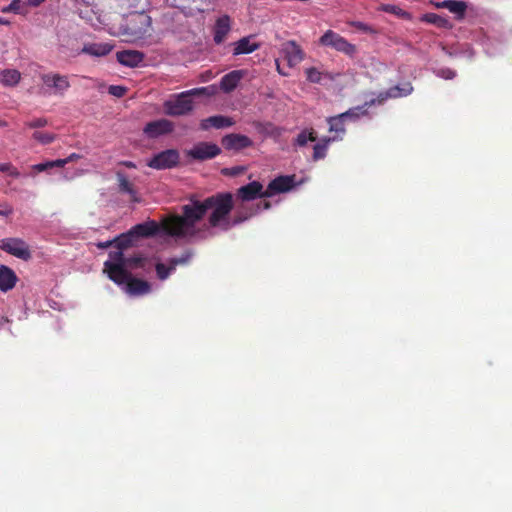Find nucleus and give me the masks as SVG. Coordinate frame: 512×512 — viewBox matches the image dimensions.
<instances>
[{
	"instance_id": "obj_44",
	"label": "nucleus",
	"mask_w": 512,
	"mask_h": 512,
	"mask_svg": "<svg viewBox=\"0 0 512 512\" xmlns=\"http://www.w3.org/2000/svg\"><path fill=\"white\" fill-rule=\"evenodd\" d=\"M20 0H13L7 7L2 9V12H17L19 9Z\"/></svg>"
},
{
	"instance_id": "obj_2",
	"label": "nucleus",
	"mask_w": 512,
	"mask_h": 512,
	"mask_svg": "<svg viewBox=\"0 0 512 512\" xmlns=\"http://www.w3.org/2000/svg\"><path fill=\"white\" fill-rule=\"evenodd\" d=\"M147 258L141 254L125 256L122 251H110L109 259L104 262L103 272L117 285H122L131 275V270L144 268Z\"/></svg>"
},
{
	"instance_id": "obj_8",
	"label": "nucleus",
	"mask_w": 512,
	"mask_h": 512,
	"mask_svg": "<svg viewBox=\"0 0 512 512\" xmlns=\"http://www.w3.org/2000/svg\"><path fill=\"white\" fill-rule=\"evenodd\" d=\"M40 78L51 94L62 96L70 88V82L66 75L50 72L42 74Z\"/></svg>"
},
{
	"instance_id": "obj_7",
	"label": "nucleus",
	"mask_w": 512,
	"mask_h": 512,
	"mask_svg": "<svg viewBox=\"0 0 512 512\" xmlns=\"http://www.w3.org/2000/svg\"><path fill=\"white\" fill-rule=\"evenodd\" d=\"M221 149L217 144L210 142H199L186 151L188 157L197 161L210 160L217 157Z\"/></svg>"
},
{
	"instance_id": "obj_41",
	"label": "nucleus",
	"mask_w": 512,
	"mask_h": 512,
	"mask_svg": "<svg viewBox=\"0 0 512 512\" xmlns=\"http://www.w3.org/2000/svg\"><path fill=\"white\" fill-rule=\"evenodd\" d=\"M185 94H187V96L189 98H191V96H200V95L209 96L212 94V92L210 91V87H200V88H194V89L185 91Z\"/></svg>"
},
{
	"instance_id": "obj_46",
	"label": "nucleus",
	"mask_w": 512,
	"mask_h": 512,
	"mask_svg": "<svg viewBox=\"0 0 512 512\" xmlns=\"http://www.w3.org/2000/svg\"><path fill=\"white\" fill-rule=\"evenodd\" d=\"M351 25L353 27L361 30V31H368V30H370L369 26L367 24L363 23V22L357 21V22H353Z\"/></svg>"
},
{
	"instance_id": "obj_55",
	"label": "nucleus",
	"mask_w": 512,
	"mask_h": 512,
	"mask_svg": "<svg viewBox=\"0 0 512 512\" xmlns=\"http://www.w3.org/2000/svg\"><path fill=\"white\" fill-rule=\"evenodd\" d=\"M75 2L89 5L92 2V0H75Z\"/></svg>"
},
{
	"instance_id": "obj_30",
	"label": "nucleus",
	"mask_w": 512,
	"mask_h": 512,
	"mask_svg": "<svg viewBox=\"0 0 512 512\" xmlns=\"http://www.w3.org/2000/svg\"><path fill=\"white\" fill-rule=\"evenodd\" d=\"M259 48V44L251 42L249 37L240 39L234 48V55L249 54L256 51Z\"/></svg>"
},
{
	"instance_id": "obj_20",
	"label": "nucleus",
	"mask_w": 512,
	"mask_h": 512,
	"mask_svg": "<svg viewBox=\"0 0 512 512\" xmlns=\"http://www.w3.org/2000/svg\"><path fill=\"white\" fill-rule=\"evenodd\" d=\"M433 5L438 9L449 10L451 13L455 14L457 20H462L467 10L466 2L458 0H444L434 2Z\"/></svg>"
},
{
	"instance_id": "obj_52",
	"label": "nucleus",
	"mask_w": 512,
	"mask_h": 512,
	"mask_svg": "<svg viewBox=\"0 0 512 512\" xmlns=\"http://www.w3.org/2000/svg\"><path fill=\"white\" fill-rule=\"evenodd\" d=\"M275 64H276V69H277V71H278V73H279V74H281V75H283V76H287V75H288V73H287V72H285V71H283V70H282V67L280 66V63H279V61H278V60H276V61H275Z\"/></svg>"
},
{
	"instance_id": "obj_15",
	"label": "nucleus",
	"mask_w": 512,
	"mask_h": 512,
	"mask_svg": "<svg viewBox=\"0 0 512 512\" xmlns=\"http://www.w3.org/2000/svg\"><path fill=\"white\" fill-rule=\"evenodd\" d=\"M236 196L242 201H252L257 198H265L263 186L258 181H252L237 190Z\"/></svg>"
},
{
	"instance_id": "obj_51",
	"label": "nucleus",
	"mask_w": 512,
	"mask_h": 512,
	"mask_svg": "<svg viewBox=\"0 0 512 512\" xmlns=\"http://www.w3.org/2000/svg\"><path fill=\"white\" fill-rule=\"evenodd\" d=\"M45 0H27L28 4L33 7L39 6L41 3H43Z\"/></svg>"
},
{
	"instance_id": "obj_39",
	"label": "nucleus",
	"mask_w": 512,
	"mask_h": 512,
	"mask_svg": "<svg viewBox=\"0 0 512 512\" xmlns=\"http://www.w3.org/2000/svg\"><path fill=\"white\" fill-rule=\"evenodd\" d=\"M435 74H436V76L446 79V80H451L456 77V71H454L453 69L448 68V67L440 68V69L436 70Z\"/></svg>"
},
{
	"instance_id": "obj_50",
	"label": "nucleus",
	"mask_w": 512,
	"mask_h": 512,
	"mask_svg": "<svg viewBox=\"0 0 512 512\" xmlns=\"http://www.w3.org/2000/svg\"><path fill=\"white\" fill-rule=\"evenodd\" d=\"M81 156L79 154H76V153H72L70 154L66 160H67V163H70V162H74V161H77L78 159H80Z\"/></svg>"
},
{
	"instance_id": "obj_40",
	"label": "nucleus",
	"mask_w": 512,
	"mask_h": 512,
	"mask_svg": "<svg viewBox=\"0 0 512 512\" xmlns=\"http://www.w3.org/2000/svg\"><path fill=\"white\" fill-rule=\"evenodd\" d=\"M307 80L312 83H319L321 81V72L315 67L306 69Z\"/></svg>"
},
{
	"instance_id": "obj_10",
	"label": "nucleus",
	"mask_w": 512,
	"mask_h": 512,
	"mask_svg": "<svg viewBox=\"0 0 512 512\" xmlns=\"http://www.w3.org/2000/svg\"><path fill=\"white\" fill-rule=\"evenodd\" d=\"M280 51L290 68L300 64L305 58V52L294 40L284 42Z\"/></svg>"
},
{
	"instance_id": "obj_9",
	"label": "nucleus",
	"mask_w": 512,
	"mask_h": 512,
	"mask_svg": "<svg viewBox=\"0 0 512 512\" xmlns=\"http://www.w3.org/2000/svg\"><path fill=\"white\" fill-rule=\"evenodd\" d=\"M0 248L10 255H13L22 260H29L31 252L28 245L19 238H5L1 241Z\"/></svg>"
},
{
	"instance_id": "obj_47",
	"label": "nucleus",
	"mask_w": 512,
	"mask_h": 512,
	"mask_svg": "<svg viewBox=\"0 0 512 512\" xmlns=\"http://www.w3.org/2000/svg\"><path fill=\"white\" fill-rule=\"evenodd\" d=\"M51 163L53 164V168L57 167V168H62L64 167L67 163V160L66 158L65 159H57V160H53L51 161Z\"/></svg>"
},
{
	"instance_id": "obj_16",
	"label": "nucleus",
	"mask_w": 512,
	"mask_h": 512,
	"mask_svg": "<svg viewBox=\"0 0 512 512\" xmlns=\"http://www.w3.org/2000/svg\"><path fill=\"white\" fill-rule=\"evenodd\" d=\"M116 178L118 181L119 193L127 194L131 202H140V197L138 196L137 189L135 188L134 184L128 179L126 174L122 171H117Z\"/></svg>"
},
{
	"instance_id": "obj_1",
	"label": "nucleus",
	"mask_w": 512,
	"mask_h": 512,
	"mask_svg": "<svg viewBox=\"0 0 512 512\" xmlns=\"http://www.w3.org/2000/svg\"><path fill=\"white\" fill-rule=\"evenodd\" d=\"M233 209V196L229 192L216 193L203 201L191 199L190 204L182 206L181 215H171L163 223L164 231L172 237L186 239H205L206 230L197 229L196 224L203 219L208 210L210 227L229 229L228 216Z\"/></svg>"
},
{
	"instance_id": "obj_54",
	"label": "nucleus",
	"mask_w": 512,
	"mask_h": 512,
	"mask_svg": "<svg viewBox=\"0 0 512 512\" xmlns=\"http://www.w3.org/2000/svg\"><path fill=\"white\" fill-rule=\"evenodd\" d=\"M175 1H176V0H173V2H171V5H173V6L177 7V8H179V9H181L182 11H184V10L187 8V6H186V5H184V4H182V3H181V4H176V3H175Z\"/></svg>"
},
{
	"instance_id": "obj_32",
	"label": "nucleus",
	"mask_w": 512,
	"mask_h": 512,
	"mask_svg": "<svg viewBox=\"0 0 512 512\" xmlns=\"http://www.w3.org/2000/svg\"><path fill=\"white\" fill-rule=\"evenodd\" d=\"M135 237L133 234H130V230L126 233H123L116 238L113 239L114 245L117 247V251H122L127 249L133 244Z\"/></svg>"
},
{
	"instance_id": "obj_13",
	"label": "nucleus",
	"mask_w": 512,
	"mask_h": 512,
	"mask_svg": "<svg viewBox=\"0 0 512 512\" xmlns=\"http://www.w3.org/2000/svg\"><path fill=\"white\" fill-rule=\"evenodd\" d=\"M167 218L168 217L163 219L161 224L157 223L155 220H149L137 224L130 229V234H133L135 239L152 237L158 234L160 230H162L166 235H168L163 229V223Z\"/></svg>"
},
{
	"instance_id": "obj_23",
	"label": "nucleus",
	"mask_w": 512,
	"mask_h": 512,
	"mask_svg": "<svg viewBox=\"0 0 512 512\" xmlns=\"http://www.w3.org/2000/svg\"><path fill=\"white\" fill-rule=\"evenodd\" d=\"M231 28V20L228 15H224L217 19L214 27V41L220 44L224 41Z\"/></svg>"
},
{
	"instance_id": "obj_36",
	"label": "nucleus",
	"mask_w": 512,
	"mask_h": 512,
	"mask_svg": "<svg viewBox=\"0 0 512 512\" xmlns=\"http://www.w3.org/2000/svg\"><path fill=\"white\" fill-rule=\"evenodd\" d=\"M0 172L7 173L13 178H18L20 176L18 169L10 162L0 163Z\"/></svg>"
},
{
	"instance_id": "obj_28",
	"label": "nucleus",
	"mask_w": 512,
	"mask_h": 512,
	"mask_svg": "<svg viewBox=\"0 0 512 512\" xmlns=\"http://www.w3.org/2000/svg\"><path fill=\"white\" fill-rule=\"evenodd\" d=\"M421 20L423 22L433 24L438 28H444V29L452 28V24L447 18L440 16L436 13H426L422 16Z\"/></svg>"
},
{
	"instance_id": "obj_24",
	"label": "nucleus",
	"mask_w": 512,
	"mask_h": 512,
	"mask_svg": "<svg viewBox=\"0 0 512 512\" xmlns=\"http://www.w3.org/2000/svg\"><path fill=\"white\" fill-rule=\"evenodd\" d=\"M114 48V45L108 42L105 43H88L82 48V53L94 56L103 57L108 55Z\"/></svg>"
},
{
	"instance_id": "obj_43",
	"label": "nucleus",
	"mask_w": 512,
	"mask_h": 512,
	"mask_svg": "<svg viewBox=\"0 0 512 512\" xmlns=\"http://www.w3.org/2000/svg\"><path fill=\"white\" fill-rule=\"evenodd\" d=\"M52 168L53 164L51 163V161L35 164L32 166V169L35 170L36 172H44Z\"/></svg>"
},
{
	"instance_id": "obj_6",
	"label": "nucleus",
	"mask_w": 512,
	"mask_h": 512,
	"mask_svg": "<svg viewBox=\"0 0 512 512\" xmlns=\"http://www.w3.org/2000/svg\"><path fill=\"white\" fill-rule=\"evenodd\" d=\"M320 43L324 46H330L335 50L346 55L353 56L356 52V46L348 42L338 33L328 30L320 38Z\"/></svg>"
},
{
	"instance_id": "obj_37",
	"label": "nucleus",
	"mask_w": 512,
	"mask_h": 512,
	"mask_svg": "<svg viewBox=\"0 0 512 512\" xmlns=\"http://www.w3.org/2000/svg\"><path fill=\"white\" fill-rule=\"evenodd\" d=\"M380 10L397 16H406L408 13L396 5L382 4Z\"/></svg>"
},
{
	"instance_id": "obj_14",
	"label": "nucleus",
	"mask_w": 512,
	"mask_h": 512,
	"mask_svg": "<svg viewBox=\"0 0 512 512\" xmlns=\"http://www.w3.org/2000/svg\"><path fill=\"white\" fill-rule=\"evenodd\" d=\"M294 185V176H278L273 179L264 190V197H271L277 193L289 191Z\"/></svg>"
},
{
	"instance_id": "obj_5",
	"label": "nucleus",
	"mask_w": 512,
	"mask_h": 512,
	"mask_svg": "<svg viewBox=\"0 0 512 512\" xmlns=\"http://www.w3.org/2000/svg\"><path fill=\"white\" fill-rule=\"evenodd\" d=\"M180 153L177 149L161 151L148 160L147 166L156 170L172 169L179 165Z\"/></svg>"
},
{
	"instance_id": "obj_49",
	"label": "nucleus",
	"mask_w": 512,
	"mask_h": 512,
	"mask_svg": "<svg viewBox=\"0 0 512 512\" xmlns=\"http://www.w3.org/2000/svg\"><path fill=\"white\" fill-rule=\"evenodd\" d=\"M114 245V241L113 240H108V241H105V242H99L97 243V247L99 249H106L110 246Z\"/></svg>"
},
{
	"instance_id": "obj_17",
	"label": "nucleus",
	"mask_w": 512,
	"mask_h": 512,
	"mask_svg": "<svg viewBox=\"0 0 512 512\" xmlns=\"http://www.w3.org/2000/svg\"><path fill=\"white\" fill-rule=\"evenodd\" d=\"M122 285H125V290L128 294L134 296L145 295L151 290L149 282L134 278L132 275L127 276V280Z\"/></svg>"
},
{
	"instance_id": "obj_35",
	"label": "nucleus",
	"mask_w": 512,
	"mask_h": 512,
	"mask_svg": "<svg viewBox=\"0 0 512 512\" xmlns=\"http://www.w3.org/2000/svg\"><path fill=\"white\" fill-rule=\"evenodd\" d=\"M156 274L158 279L160 280H166L172 272H174L173 269H171V264L168 261V265L164 263H157L155 266Z\"/></svg>"
},
{
	"instance_id": "obj_11",
	"label": "nucleus",
	"mask_w": 512,
	"mask_h": 512,
	"mask_svg": "<svg viewBox=\"0 0 512 512\" xmlns=\"http://www.w3.org/2000/svg\"><path fill=\"white\" fill-rule=\"evenodd\" d=\"M221 144L225 150L239 152L253 146V141L246 135L231 133L222 137Z\"/></svg>"
},
{
	"instance_id": "obj_19",
	"label": "nucleus",
	"mask_w": 512,
	"mask_h": 512,
	"mask_svg": "<svg viewBox=\"0 0 512 512\" xmlns=\"http://www.w3.org/2000/svg\"><path fill=\"white\" fill-rule=\"evenodd\" d=\"M271 207V203L269 201H261L257 205L252 207H242L234 216L232 224L237 225L246 220H248L253 215L257 214L260 210H267Z\"/></svg>"
},
{
	"instance_id": "obj_33",
	"label": "nucleus",
	"mask_w": 512,
	"mask_h": 512,
	"mask_svg": "<svg viewBox=\"0 0 512 512\" xmlns=\"http://www.w3.org/2000/svg\"><path fill=\"white\" fill-rule=\"evenodd\" d=\"M32 138L42 145H47L55 141L56 134L47 131H34Z\"/></svg>"
},
{
	"instance_id": "obj_22",
	"label": "nucleus",
	"mask_w": 512,
	"mask_h": 512,
	"mask_svg": "<svg viewBox=\"0 0 512 512\" xmlns=\"http://www.w3.org/2000/svg\"><path fill=\"white\" fill-rule=\"evenodd\" d=\"M244 72L242 70H234L225 74L220 81V89L225 93L232 92L243 78Z\"/></svg>"
},
{
	"instance_id": "obj_42",
	"label": "nucleus",
	"mask_w": 512,
	"mask_h": 512,
	"mask_svg": "<svg viewBox=\"0 0 512 512\" xmlns=\"http://www.w3.org/2000/svg\"><path fill=\"white\" fill-rule=\"evenodd\" d=\"M108 92L113 96L123 97L126 94L127 89L124 86L111 85L108 89Z\"/></svg>"
},
{
	"instance_id": "obj_56",
	"label": "nucleus",
	"mask_w": 512,
	"mask_h": 512,
	"mask_svg": "<svg viewBox=\"0 0 512 512\" xmlns=\"http://www.w3.org/2000/svg\"><path fill=\"white\" fill-rule=\"evenodd\" d=\"M11 213V210L3 211L0 210V216H8Z\"/></svg>"
},
{
	"instance_id": "obj_45",
	"label": "nucleus",
	"mask_w": 512,
	"mask_h": 512,
	"mask_svg": "<svg viewBox=\"0 0 512 512\" xmlns=\"http://www.w3.org/2000/svg\"><path fill=\"white\" fill-rule=\"evenodd\" d=\"M242 171H243L242 167H233L231 169H224L225 174H229V175H233V176L238 175Z\"/></svg>"
},
{
	"instance_id": "obj_57",
	"label": "nucleus",
	"mask_w": 512,
	"mask_h": 512,
	"mask_svg": "<svg viewBox=\"0 0 512 512\" xmlns=\"http://www.w3.org/2000/svg\"><path fill=\"white\" fill-rule=\"evenodd\" d=\"M0 126L1 127H6L7 126V122L4 121V120H0Z\"/></svg>"
},
{
	"instance_id": "obj_38",
	"label": "nucleus",
	"mask_w": 512,
	"mask_h": 512,
	"mask_svg": "<svg viewBox=\"0 0 512 512\" xmlns=\"http://www.w3.org/2000/svg\"><path fill=\"white\" fill-rule=\"evenodd\" d=\"M47 124H48V120H47V118H44V117L34 118V119L26 121L24 123L25 127L29 128V129L42 128V127H45Z\"/></svg>"
},
{
	"instance_id": "obj_21",
	"label": "nucleus",
	"mask_w": 512,
	"mask_h": 512,
	"mask_svg": "<svg viewBox=\"0 0 512 512\" xmlns=\"http://www.w3.org/2000/svg\"><path fill=\"white\" fill-rule=\"evenodd\" d=\"M235 124V121L228 116L223 115H215L208 117L206 119H203L200 123V128L202 130H208L209 128L213 127L215 129H222L231 127Z\"/></svg>"
},
{
	"instance_id": "obj_34",
	"label": "nucleus",
	"mask_w": 512,
	"mask_h": 512,
	"mask_svg": "<svg viewBox=\"0 0 512 512\" xmlns=\"http://www.w3.org/2000/svg\"><path fill=\"white\" fill-rule=\"evenodd\" d=\"M192 256H193V252L188 250V251H185L180 257H174V258L169 259V262L171 264V269H173L175 271L177 266L188 264L189 261L191 260Z\"/></svg>"
},
{
	"instance_id": "obj_48",
	"label": "nucleus",
	"mask_w": 512,
	"mask_h": 512,
	"mask_svg": "<svg viewBox=\"0 0 512 512\" xmlns=\"http://www.w3.org/2000/svg\"><path fill=\"white\" fill-rule=\"evenodd\" d=\"M270 127V134L280 136L282 134V129L280 127L274 126L272 124H268Z\"/></svg>"
},
{
	"instance_id": "obj_26",
	"label": "nucleus",
	"mask_w": 512,
	"mask_h": 512,
	"mask_svg": "<svg viewBox=\"0 0 512 512\" xmlns=\"http://www.w3.org/2000/svg\"><path fill=\"white\" fill-rule=\"evenodd\" d=\"M348 114L349 113H341L327 118L329 132H335L337 134L336 136L340 137L339 140H341L342 136L345 134V121L347 120Z\"/></svg>"
},
{
	"instance_id": "obj_3",
	"label": "nucleus",
	"mask_w": 512,
	"mask_h": 512,
	"mask_svg": "<svg viewBox=\"0 0 512 512\" xmlns=\"http://www.w3.org/2000/svg\"><path fill=\"white\" fill-rule=\"evenodd\" d=\"M412 91H413V86L411 85L410 82H406L401 86L396 85V86L390 87L387 91L380 93L377 99H372L371 101L366 102L364 104V106H357V107H353V108H350L349 110H347L345 112V113H349L347 115V119L355 121V120L359 119L360 116L368 114V110L366 108L367 106H371L376 103L382 104L388 98H399V97L407 96V95L411 94Z\"/></svg>"
},
{
	"instance_id": "obj_29",
	"label": "nucleus",
	"mask_w": 512,
	"mask_h": 512,
	"mask_svg": "<svg viewBox=\"0 0 512 512\" xmlns=\"http://www.w3.org/2000/svg\"><path fill=\"white\" fill-rule=\"evenodd\" d=\"M317 140V133L313 128L303 129L293 141L296 147H305L308 142H315Z\"/></svg>"
},
{
	"instance_id": "obj_53",
	"label": "nucleus",
	"mask_w": 512,
	"mask_h": 512,
	"mask_svg": "<svg viewBox=\"0 0 512 512\" xmlns=\"http://www.w3.org/2000/svg\"><path fill=\"white\" fill-rule=\"evenodd\" d=\"M121 164L127 168H136V165L132 161H123Z\"/></svg>"
},
{
	"instance_id": "obj_27",
	"label": "nucleus",
	"mask_w": 512,
	"mask_h": 512,
	"mask_svg": "<svg viewBox=\"0 0 512 512\" xmlns=\"http://www.w3.org/2000/svg\"><path fill=\"white\" fill-rule=\"evenodd\" d=\"M340 137L333 136V137H323L318 143H316L313 147V155L312 159L313 161H319L326 157L328 147L331 142L339 140Z\"/></svg>"
},
{
	"instance_id": "obj_31",
	"label": "nucleus",
	"mask_w": 512,
	"mask_h": 512,
	"mask_svg": "<svg viewBox=\"0 0 512 512\" xmlns=\"http://www.w3.org/2000/svg\"><path fill=\"white\" fill-rule=\"evenodd\" d=\"M21 79V73L16 69H5L0 72V83L4 86H15Z\"/></svg>"
},
{
	"instance_id": "obj_4",
	"label": "nucleus",
	"mask_w": 512,
	"mask_h": 512,
	"mask_svg": "<svg viewBox=\"0 0 512 512\" xmlns=\"http://www.w3.org/2000/svg\"><path fill=\"white\" fill-rule=\"evenodd\" d=\"M164 113L168 116H183L193 110V101L184 92L176 95L174 99H169L163 103Z\"/></svg>"
},
{
	"instance_id": "obj_25",
	"label": "nucleus",
	"mask_w": 512,
	"mask_h": 512,
	"mask_svg": "<svg viewBox=\"0 0 512 512\" xmlns=\"http://www.w3.org/2000/svg\"><path fill=\"white\" fill-rule=\"evenodd\" d=\"M17 282V276L15 272L5 266H0V290L3 292H7L11 289H13Z\"/></svg>"
},
{
	"instance_id": "obj_18",
	"label": "nucleus",
	"mask_w": 512,
	"mask_h": 512,
	"mask_svg": "<svg viewBox=\"0 0 512 512\" xmlns=\"http://www.w3.org/2000/svg\"><path fill=\"white\" fill-rule=\"evenodd\" d=\"M117 61L127 67H138L144 61V54L137 50H123L116 54Z\"/></svg>"
},
{
	"instance_id": "obj_12",
	"label": "nucleus",
	"mask_w": 512,
	"mask_h": 512,
	"mask_svg": "<svg viewBox=\"0 0 512 512\" xmlns=\"http://www.w3.org/2000/svg\"><path fill=\"white\" fill-rule=\"evenodd\" d=\"M173 130V122L165 118L148 122L143 129L146 136L152 139L170 134Z\"/></svg>"
}]
</instances>
